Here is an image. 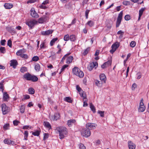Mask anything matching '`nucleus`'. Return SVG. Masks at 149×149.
I'll use <instances>...</instances> for the list:
<instances>
[{
	"label": "nucleus",
	"mask_w": 149,
	"mask_h": 149,
	"mask_svg": "<svg viewBox=\"0 0 149 149\" xmlns=\"http://www.w3.org/2000/svg\"><path fill=\"white\" fill-rule=\"evenodd\" d=\"M56 130L59 133V138L61 139L64 138L67 134V129L65 127L60 126L57 127Z\"/></svg>",
	"instance_id": "nucleus-1"
},
{
	"label": "nucleus",
	"mask_w": 149,
	"mask_h": 149,
	"mask_svg": "<svg viewBox=\"0 0 149 149\" xmlns=\"http://www.w3.org/2000/svg\"><path fill=\"white\" fill-rule=\"evenodd\" d=\"M72 71L74 74L80 78H82L84 76L83 72L77 67H74L72 69Z\"/></svg>",
	"instance_id": "nucleus-2"
},
{
	"label": "nucleus",
	"mask_w": 149,
	"mask_h": 149,
	"mask_svg": "<svg viewBox=\"0 0 149 149\" xmlns=\"http://www.w3.org/2000/svg\"><path fill=\"white\" fill-rule=\"evenodd\" d=\"M2 111L3 115L6 114L10 111L9 107H7L5 104H3L1 105Z\"/></svg>",
	"instance_id": "nucleus-3"
},
{
	"label": "nucleus",
	"mask_w": 149,
	"mask_h": 149,
	"mask_svg": "<svg viewBox=\"0 0 149 149\" xmlns=\"http://www.w3.org/2000/svg\"><path fill=\"white\" fill-rule=\"evenodd\" d=\"M91 134L90 130L87 129H83L81 131V135L85 137H89L91 135Z\"/></svg>",
	"instance_id": "nucleus-4"
},
{
	"label": "nucleus",
	"mask_w": 149,
	"mask_h": 149,
	"mask_svg": "<svg viewBox=\"0 0 149 149\" xmlns=\"http://www.w3.org/2000/svg\"><path fill=\"white\" fill-rule=\"evenodd\" d=\"M98 66V63L96 62H93L90 63L87 67V69L90 71H91L94 68L96 69Z\"/></svg>",
	"instance_id": "nucleus-5"
},
{
	"label": "nucleus",
	"mask_w": 149,
	"mask_h": 149,
	"mask_svg": "<svg viewBox=\"0 0 149 149\" xmlns=\"http://www.w3.org/2000/svg\"><path fill=\"white\" fill-rule=\"evenodd\" d=\"M38 22L35 19L31 20L27 22L26 23V24L28 25L29 27L32 29L34 26L35 25L37 24Z\"/></svg>",
	"instance_id": "nucleus-6"
},
{
	"label": "nucleus",
	"mask_w": 149,
	"mask_h": 149,
	"mask_svg": "<svg viewBox=\"0 0 149 149\" xmlns=\"http://www.w3.org/2000/svg\"><path fill=\"white\" fill-rule=\"evenodd\" d=\"M76 89L79 92V94L81 97H83L84 99L86 98V95L85 93H84L83 91L82 90L79 86L77 85L76 86Z\"/></svg>",
	"instance_id": "nucleus-7"
},
{
	"label": "nucleus",
	"mask_w": 149,
	"mask_h": 149,
	"mask_svg": "<svg viewBox=\"0 0 149 149\" xmlns=\"http://www.w3.org/2000/svg\"><path fill=\"white\" fill-rule=\"evenodd\" d=\"M97 125L96 124L93 123H88L86 125V127L88 130H92L96 128Z\"/></svg>",
	"instance_id": "nucleus-8"
},
{
	"label": "nucleus",
	"mask_w": 149,
	"mask_h": 149,
	"mask_svg": "<svg viewBox=\"0 0 149 149\" xmlns=\"http://www.w3.org/2000/svg\"><path fill=\"white\" fill-rule=\"evenodd\" d=\"M119 45L118 42L116 43H114L112 45L111 47L112 49L110 51V52L113 54L114 52L116 50V49L119 47Z\"/></svg>",
	"instance_id": "nucleus-9"
},
{
	"label": "nucleus",
	"mask_w": 149,
	"mask_h": 149,
	"mask_svg": "<svg viewBox=\"0 0 149 149\" xmlns=\"http://www.w3.org/2000/svg\"><path fill=\"white\" fill-rule=\"evenodd\" d=\"M30 12L31 15L32 17L35 18H38L39 17V15L36 12L34 8H31Z\"/></svg>",
	"instance_id": "nucleus-10"
},
{
	"label": "nucleus",
	"mask_w": 149,
	"mask_h": 149,
	"mask_svg": "<svg viewBox=\"0 0 149 149\" xmlns=\"http://www.w3.org/2000/svg\"><path fill=\"white\" fill-rule=\"evenodd\" d=\"M112 61L109 60L105 62L102 65L101 68L104 69L107 67L111 65V64Z\"/></svg>",
	"instance_id": "nucleus-11"
},
{
	"label": "nucleus",
	"mask_w": 149,
	"mask_h": 149,
	"mask_svg": "<svg viewBox=\"0 0 149 149\" xmlns=\"http://www.w3.org/2000/svg\"><path fill=\"white\" fill-rule=\"evenodd\" d=\"M48 18L47 16H44L39 19L38 22L39 23H42L47 20Z\"/></svg>",
	"instance_id": "nucleus-12"
},
{
	"label": "nucleus",
	"mask_w": 149,
	"mask_h": 149,
	"mask_svg": "<svg viewBox=\"0 0 149 149\" xmlns=\"http://www.w3.org/2000/svg\"><path fill=\"white\" fill-rule=\"evenodd\" d=\"M18 63L16 60H13L10 61V65L13 66L14 68H15L16 66L17 65Z\"/></svg>",
	"instance_id": "nucleus-13"
},
{
	"label": "nucleus",
	"mask_w": 149,
	"mask_h": 149,
	"mask_svg": "<svg viewBox=\"0 0 149 149\" xmlns=\"http://www.w3.org/2000/svg\"><path fill=\"white\" fill-rule=\"evenodd\" d=\"M128 146L129 149H135L136 147L135 145L131 141L128 142Z\"/></svg>",
	"instance_id": "nucleus-14"
},
{
	"label": "nucleus",
	"mask_w": 149,
	"mask_h": 149,
	"mask_svg": "<svg viewBox=\"0 0 149 149\" xmlns=\"http://www.w3.org/2000/svg\"><path fill=\"white\" fill-rule=\"evenodd\" d=\"M31 75L29 73L25 74L24 76V78L27 80L30 81L31 79Z\"/></svg>",
	"instance_id": "nucleus-15"
},
{
	"label": "nucleus",
	"mask_w": 149,
	"mask_h": 149,
	"mask_svg": "<svg viewBox=\"0 0 149 149\" xmlns=\"http://www.w3.org/2000/svg\"><path fill=\"white\" fill-rule=\"evenodd\" d=\"M53 31L50 30H48L46 31H43L41 32V34L44 36L49 35L52 34Z\"/></svg>",
	"instance_id": "nucleus-16"
},
{
	"label": "nucleus",
	"mask_w": 149,
	"mask_h": 149,
	"mask_svg": "<svg viewBox=\"0 0 149 149\" xmlns=\"http://www.w3.org/2000/svg\"><path fill=\"white\" fill-rule=\"evenodd\" d=\"M4 7L6 9H10L13 7V5L11 3H5L4 4Z\"/></svg>",
	"instance_id": "nucleus-17"
},
{
	"label": "nucleus",
	"mask_w": 149,
	"mask_h": 149,
	"mask_svg": "<svg viewBox=\"0 0 149 149\" xmlns=\"http://www.w3.org/2000/svg\"><path fill=\"white\" fill-rule=\"evenodd\" d=\"M9 98V96L7 93L4 92L3 95V100L5 101H7L8 100Z\"/></svg>",
	"instance_id": "nucleus-18"
},
{
	"label": "nucleus",
	"mask_w": 149,
	"mask_h": 149,
	"mask_svg": "<svg viewBox=\"0 0 149 149\" xmlns=\"http://www.w3.org/2000/svg\"><path fill=\"white\" fill-rule=\"evenodd\" d=\"M100 79L101 80L103 81L104 83H105L106 77L104 74H102L100 75Z\"/></svg>",
	"instance_id": "nucleus-19"
},
{
	"label": "nucleus",
	"mask_w": 149,
	"mask_h": 149,
	"mask_svg": "<svg viewBox=\"0 0 149 149\" xmlns=\"http://www.w3.org/2000/svg\"><path fill=\"white\" fill-rule=\"evenodd\" d=\"M3 141L5 143L7 144H12L13 145L14 143V142L13 141H11L8 139H5Z\"/></svg>",
	"instance_id": "nucleus-20"
},
{
	"label": "nucleus",
	"mask_w": 149,
	"mask_h": 149,
	"mask_svg": "<svg viewBox=\"0 0 149 149\" xmlns=\"http://www.w3.org/2000/svg\"><path fill=\"white\" fill-rule=\"evenodd\" d=\"M145 8H141L139 11V17L138 20H139L140 19V17L142 15L143 13L145 10Z\"/></svg>",
	"instance_id": "nucleus-21"
},
{
	"label": "nucleus",
	"mask_w": 149,
	"mask_h": 149,
	"mask_svg": "<svg viewBox=\"0 0 149 149\" xmlns=\"http://www.w3.org/2000/svg\"><path fill=\"white\" fill-rule=\"evenodd\" d=\"M75 122V120H74L71 119L68 120V125L69 127H71L72 126L73 124Z\"/></svg>",
	"instance_id": "nucleus-22"
},
{
	"label": "nucleus",
	"mask_w": 149,
	"mask_h": 149,
	"mask_svg": "<svg viewBox=\"0 0 149 149\" xmlns=\"http://www.w3.org/2000/svg\"><path fill=\"white\" fill-rule=\"evenodd\" d=\"M73 59V57L72 56H70L68 57L67 59L66 63L68 64H70L72 62Z\"/></svg>",
	"instance_id": "nucleus-23"
},
{
	"label": "nucleus",
	"mask_w": 149,
	"mask_h": 149,
	"mask_svg": "<svg viewBox=\"0 0 149 149\" xmlns=\"http://www.w3.org/2000/svg\"><path fill=\"white\" fill-rule=\"evenodd\" d=\"M64 100L65 101L70 103H72L73 102V100L71 99V98L69 97H65Z\"/></svg>",
	"instance_id": "nucleus-24"
},
{
	"label": "nucleus",
	"mask_w": 149,
	"mask_h": 149,
	"mask_svg": "<svg viewBox=\"0 0 149 149\" xmlns=\"http://www.w3.org/2000/svg\"><path fill=\"white\" fill-rule=\"evenodd\" d=\"M44 123L45 127L49 128V129H51V125L49 122H44Z\"/></svg>",
	"instance_id": "nucleus-25"
},
{
	"label": "nucleus",
	"mask_w": 149,
	"mask_h": 149,
	"mask_svg": "<svg viewBox=\"0 0 149 149\" xmlns=\"http://www.w3.org/2000/svg\"><path fill=\"white\" fill-rule=\"evenodd\" d=\"M31 79L30 81H31L33 82L36 81L38 80V78L35 75H31Z\"/></svg>",
	"instance_id": "nucleus-26"
},
{
	"label": "nucleus",
	"mask_w": 149,
	"mask_h": 149,
	"mask_svg": "<svg viewBox=\"0 0 149 149\" xmlns=\"http://www.w3.org/2000/svg\"><path fill=\"white\" fill-rule=\"evenodd\" d=\"M76 37L74 35H72L70 36V40L71 41H74L76 40Z\"/></svg>",
	"instance_id": "nucleus-27"
},
{
	"label": "nucleus",
	"mask_w": 149,
	"mask_h": 149,
	"mask_svg": "<svg viewBox=\"0 0 149 149\" xmlns=\"http://www.w3.org/2000/svg\"><path fill=\"white\" fill-rule=\"evenodd\" d=\"M90 106L91 109L93 111V113H95L96 112V109L94 106L91 103H90Z\"/></svg>",
	"instance_id": "nucleus-28"
},
{
	"label": "nucleus",
	"mask_w": 149,
	"mask_h": 149,
	"mask_svg": "<svg viewBox=\"0 0 149 149\" xmlns=\"http://www.w3.org/2000/svg\"><path fill=\"white\" fill-rule=\"evenodd\" d=\"M146 109L145 106H139L138 109V111L139 112H143Z\"/></svg>",
	"instance_id": "nucleus-29"
},
{
	"label": "nucleus",
	"mask_w": 149,
	"mask_h": 149,
	"mask_svg": "<svg viewBox=\"0 0 149 149\" xmlns=\"http://www.w3.org/2000/svg\"><path fill=\"white\" fill-rule=\"evenodd\" d=\"M24 53V52L23 49H20L18 50L17 52L16 55L17 56H21Z\"/></svg>",
	"instance_id": "nucleus-30"
},
{
	"label": "nucleus",
	"mask_w": 149,
	"mask_h": 149,
	"mask_svg": "<svg viewBox=\"0 0 149 149\" xmlns=\"http://www.w3.org/2000/svg\"><path fill=\"white\" fill-rule=\"evenodd\" d=\"M58 40L57 38H53L51 40L50 42V45L51 46H52L56 41Z\"/></svg>",
	"instance_id": "nucleus-31"
},
{
	"label": "nucleus",
	"mask_w": 149,
	"mask_h": 149,
	"mask_svg": "<svg viewBox=\"0 0 149 149\" xmlns=\"http://www.w3.org/2000/svg\"><path fill=\"white\" fill-rule=\"evenodd\" d=\"M40 68V66L38 63H37L35 65V69L36 71H39Z\"/></svg>",
	"instance_id": "nucleus-32"
},
{
	"label": "nucleus",
	"mask_w": 149,
	"mask_h": 149,
	"mask_svg": "<svg viewBox=\"0 0 149 149\" xmlns=\"http://www.w3.org/2000/svg\"><path fill=\"white\" fill-rule=\"evenodd\" d=\"M25 109V106L24 105H21L19 108L20 112L22 113H23L24 112Z\"/></svg>",
	"instance_id": "nucleus-33"
},
{
	"label": "nucleus",
	"mask_w": 149,
	"mask_h": 149,
	"mask_svg": "<svg viewBox=\"0 0 149 149\" xmlns=\"http://www.w3.org/2000/svg\"><path fill=\"white\" fill-rule=\"evenodd\" d=\"M29 93L31 94H33L35 93L34 89L33 88H29L28 89Z\"/></svg>",
	"instance_id": "nucleus-34"
},
{
	"label": "nucleus",
	"mask_w": 149,
	"mask_h": 149,
	"mask_svg": "<svg viewBox=\"0 0 149 149\" xmlns=\"http://www.w3.org/2000/svg\"><path fill=\"white\" fill-rule=\"evenodd\" d=\"M60 117L59 114L58 113H55L54 115V119L56 120L59 118Z\"/></svg>",
	"instance_id": "nucleus-35"
},
{
	"label": "nucleus",
	"mask_w": 149,
	"mask_h": 149,
	"mask_svg": "<svg viewBox=\"0 0 149 149\" xmlns=\"http://www.w3.org/2000/svg\"><path fill=\"white\" fill-rule=\"evenodd\" d=\"M94 23V22L93 21L90 20L88 22L87 24H88L90 26L92 27L93 26Z\"/></svg>",
	"instance_id": "nucleus-36"
},
{
	"label": "nucleus",
	"mask_w": 149,
	"mask_h": 149,
	"mask_svg": "<svg viewBox=\"0 0 149 149\" xmlns=\"http://www.w3.org/2000/svg\"><path fill=\"white\" fill-rule=\"evenodd\" d=\"M79 149H86V147L84 145L81 143H80L79 145Z\"/></svg>",
	"instance_id": "nucleus-37"
},
{
	"label": "nucleus",
	"mask_w": 149,
	"mask_h": 149,
	"mask_svg": "<svg viewBox=\"0 0 149 149\" xmlns=\"http://www.w3.org/2000/svg\"><path fill=\"white\" fill-rule=\"evenodd\" d=\"M32 134L35 136H38L40 134V132L38 130H37L35 132H32Z\"/></svg>",
	"instance_id": "nucleus-38"
},
{
	"label": "nucleus",
	"mask_w": 149,
	"mask_h": 149,
	"mask_svg": "<svg viewBox=\"0 0 149 149\" xmlns=\"http://www.w3.org/2000/svg\"><path fill=\"white\" fill-rule=\"evenodd\" d=\"M64 40L65 41H68L70 39V36L68 34L65 35L63 38Z\"/></svg>",
	"instance_id": "nucleus-39"
},
{
	"label": "nucleus",
	"mask_w": 149,
	"mask_h": 149,
	"mask_svg": "<svg viewBox=\"0 0 149 149\" xmlns=\"http://www.w3.org/2000/svg\"><path fill=\"white\" fill-rule=\"evenodd\" d=\"M27 68L25 67H23L21 68L20 71L21 72L24 73L27 71Z\"/></svg>",
	"instance_id": "nucleus-40"
},
{
	"label": "nucleus",
	"mask_w": 149,
	"mask_h": 149,
	"mask_svg": "<svg viewBox=\"0 0 149 149\" xmlns=\"http://www.w3.org/2000/svg\"><path fill=\"white\" fill-rule=\"evenodd\" d=\"M95 83L96 85L98 87H100L102 85V84L100 82V81L98 80H95Z\"/></svg>",
	"instance_id": "nucleus-41"
},
{
	"label": "nucleus",
	"mask_w": 149,
	"mask_h": 149,
	"mask_svg": "<svg viewBox=\"0 0 149 149\" xmlns=\"http://www.w3.org/2000/svg\"><path fill=\"white\" fill-rule=\"evenodd\" d=\"M39 58L38 56H35L32 58V60L33 61H37L38 60Z\"/></svg>",
	"instance_id": "nucleus-42"
},
{
	"label": "nucleus",
	"mask_w": 149,
	"mask_h": 149,
	"mask_svg": "<svg viewBox=\"0 0 149 149\" xmlns=\"http://www.w3.org/2000/svg\"><path fill=\"white\" fill-rule=\"evenodd\" d=\"M121 20L117 19L116 26L117 28L119 26L120 24Z\"/></svg>",
	"instance_id": "nucleus-43"
},
{
	"label": "nucleus",
	"mask_w": 149,
	"mask_h": 149,
	"mask_svg": "<svg viewBox=\"0 0 149 149\" xmlns=\"http://www.w3.org/2000/svg\"><path fill=\"white\" fill-rule=\"evenodd\" d=\"M123 14V11H121L119 14L117 19L122 20Z\"/></svg>",
	"instance_id": "nucleus-44"
},
{
	"label": "nucleus",
	"mask_w": 149,
	"mask_h": 149,
	"mask_svg": "<svg viewBox=\"0 0 149 149\" xmlns=\"http://www.w3.org/2000/svg\"><path fill=\"white\" fill-rule=\"evenodd\" d=\"M68 65H65L63 66L62 68L61 69V72H60V74L62 72L64 71L65 69L67 68L68 66Z\"/></svg>",
	"instance_id": "nucleus-45"
},
{
	"label": "nucleus",
	"mask_w": 149,
	"mask_h": 149,
	"mask_svg": "<svg viewBox=\"0 0 149 149\" xmlns=\"http://www.w3.org/2000/svg\"><path fill=\"white\" fill-rule=\"evenodd\" d=\"M136 43L134 41H132L130 44V46L132 47H134L136 45Z\"/></svg>",
	"instance_id": "nucleus-46"
},
{
	"label": "nucleus",
	"mask_w": 149,
	"mask_h": 149,
	"mask_svg": "<svg viewBox=\"0 0 149 149\" xmlns=\"http://www.w3.org/2000/svg\"><path fill=\"white\" fill-rule=\"evenodd\" d=\"M89 50V48H87L86 49L84 52L83 54L85 56L86 55L88 52Z\"/></svg>",
	"instance_id": "nucleus-47"
},
{
	"label": "nucleus",
	"mask_w": 149,
	"mask_h": 149,
	"mask_svg": "<svg viewBox=\"0 0 149 149\" xmlns=\"http://www.w3.org/2000/svg\"><path fill=\"white\" fill-rule=\"evenodd\" d=\"M7 29L10 32H13V31H14V29L12 26L8 27L7 28Z\"/></svg>",
	"instance_id": "nucleus-48"
},
{
	"label": "nucleus",
	"mask_w": 149,
	"mask_h": 149,
	"mask_svg": "<svg viewBox=\"0 0 149 149\" xmlns=\"http://www.w3.org/2000/svg\"><path fill=\"white\" fill-rule=\"evenodd\" d=\"M0 51L2 53H5L6 52L5 47H1L0 48Z\"/></svg>",
	"instance_id": "nucleus-49"
},
{
	"label": "nucleus",
	"mask_w": 149,
	"mask_h": 149,
	"mask_svg": "<svg viewBox=\"0 0 149 149\" xmlns=\"http://www.w3.org/2000/svg\"><path fill=\"white\" fill-rule=\"evenodd\" d=\"M30 98V97L29 95H24V98L22 99V100L23 101L25 100L28 99H29Z\"/></svg>",
	"instance_id": "nucleus-50"
},
{
	"label": "nucleus",
	"mask_w": 149,
	"mask_h": 149,
	"mask_svg": "<svg viewBox=\"0 0 149 149\" xmlns=\"http://www.w3.org/2000/svg\"><path fill=\"white\" fill-rule=\"evenodd\" d=\"M7 45L10 47H11L12 46V41L11 40L9 39L8 41Z\"/></svg>",
	"instance_id": "nucleus-51"
},
{
	"label": "nucleus",
	"mask_w": 149,
	"mask_h": 149,
	"mask_svg": "<svg viewBox=\"0 0 149 149\" xmlns=\"http://www.w3.org/2000/svg\"><path fill=\"white\" fill-rule=\"evenodd\" d=\"M9 127V124H6L4 125L3 128L5 130H8Z\"/></svg>",
	"instance_id": "nucleus-52"
},
{
	"label": "nucleus",
	"mask_w": 149,
	"mask_h": 149,
	"mask_svg": "<svg viewBox=\"0 0 149 149\" xmlns=\"http://www.w3.org/2000/svg\"><path fill=\"white\" fill-rule=\"evenodd\" d=\"M98 113L100 114V116L102 117H104V112L99 111Z\"/></svg>",
	"instance_id": "nucleus-53"
},
{
	"label": "nucleus",
	"mask_w": 149,
	"mask_h": 149,
	"mask_svg": "<svg viewBox=\"0 0 149 149\" xmlns=\"http://www.w3.org/2000/svg\"><path fill=\"white\" fill-rule=\"evenodd\" d=\"M125 19L126 20H128L130 19V16L129 15H126L125 16Z\"/></svg>",
	"instance_id": "nucleus-54"
},
{
	"label": "nucleus",
	"mask_w": 149,
	"mask_h": 149,
	"mask_svg": "<svg viewBox=\"0 0 149 149\" xmlns=\"http://www.w3.org/2000/svg\"><path fill=\"white\" fill-rule=\"evenodd\" d=\"M49 137V134L48 133H45L44 134V136L43 138V140H45L47 139Z\"/></svg>",
	"instance_id": "nucleus-55"
},
{
	"label": "nucleus",
	"mask_w": 149,
	"mask_h": 149,
	"mask_svg": "<svg viewBox=\"0 0 149 149\" xmlns=\"http://www.w3.org/2000/svg\"><path fill=\"white\" fill-rule=\"evenodd\" d=\"M19 123V122L17 120H15L13 121V124L15 126L17 125Z\"/></svg>",
	"instance_id": "nucleus-56"
},
{
	"label": "nucleus",
	"mask_w": 149,
	"mask_h": 149,
	"mask_svg": "<svg viewBox=\"0 0 149 149\" xmlns=\"http://www.w3.org/2000/svg\"><path fill=\"white\" fill-rule=\"evenodd\" d=\"M49 3V0H46L44 1L42 3V5H45Z\"/></svg>",
	"instance_id": "nucleus-57"
},
{
	"label": "nucleus",
	"mask_w": 149,
	"mask_h": 149,
	"mask_svg": "<svg viewBox=\"0 0 149 149\" xmlns=\"http://www.w3.org/2000/svg\"><path fill=\"white\" fill-rule=\"evenodd\" d=\"M89 12V10H87L85 11V16L86 18L87 19L88 18V14Z\"/></svg>",
	"instance_id": "nucleus-58"
},
{
	"label": "nucleus",
	"mask_w": 149,
	"mask_h": 149,
	"mask_svg": "<svg viewBox=\"0 0 149 149\" xmlns=\"http://www.w3.org/2000/svg\"><path fill=\"white\" fill-rule=\"evenodd\" d=\"M123 4L125 6H127L128 4H130V2L129 1H124L123 2Z\"/></svg>",
	"instance_id": "nucleus-59"
},
{
	"label": "nucleus",
	"mask_w": 149,
	"mask_h": 149,
	"mask_svg": "<svg viewBox=\"0 0 149 149\" xmlns=\"http://www.w3.org/2000/svg\"><path fill=\"white\" fill-rule=\"evenodd\" d=\"M36 1V0H29L27 1V3H33Z\"/></svg>",
	"instance_id": "nucleus-60"
},
{
	"label": "nucleus",
	"mask_w": 149,
	"mask_h": 149,
	"mask_svg": "<svg viewBox=\"0 0 149 149\" xmlns=\"http://www.w3.org/2000/svg\"><path fill=\"white\" fill-rule=\"evenodd\" d=\"M137 87V85L135 83H134L132 86V90H134Z\"/></svg>",
	"instance_id": "nucleus-61"
},
{
	"label": "nucleus",
	"mask_w": 149,
	"mask_h": 149,
	"mask_svg": "<svg viewBox=\"0 0 149 149\" xmlns=\"http://www.w3.org/2000/svg\"><path fill=\"white\" fill-rule=\"evenodd\" d=\"M137 79H140L141 77V75L140 73L138 72L137 74Z\"/></svg>",
	"instance_id": "nucleus-62"
},
{
	"label": "nucleus",
	"mask_w": 149,
	"mask_h": 149,
	"mask_svg": "<svg viewBox=\"0 0 149 149\" xmlns=\"http://www.w3.org/2000/svg\"><path fill=\"white\" fill-rule=\"evenodd\" d=\"M20 56L22 58H24L26 59H27L28 58L27 55L26 54H22Z\"/></svg>",
	"instance_id": "nucleus-63"
},
{
	"label": "nucleus",
	"mask_w": 149,
	"mask_h": 149,
	"mask_svg": "<svg viewBox=\"0 0 149 149\" xmlns=\"http://www.w3.org/2000/svg\"><path fill=\"white\" fill-rule=\"evenodd\" d=\"M6 42V40H1V43L2 45L4 46L5 45V42Z\"/></svg>",
	"instance_id": "nucleus-64"
}]
</instances>
